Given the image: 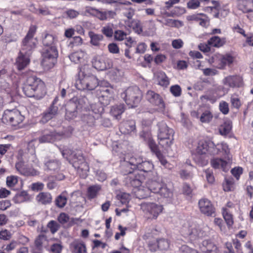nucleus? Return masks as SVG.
Returning a JSON list of instances; mask_svg holds the SVG:
<instances>
[{
	"mask_svg": "<svg viewBox=\"0 0 253 253\" xmlns=\"http://www.w3.org/2000/svg\"><path fill=\"white\" fill-rule=\"evenodd\" d=\"M66 195L67 192L64 191L56 198L55 200V204L58 207L63 208L66 205L67 201Z\"/></svg>",
	"mask_w": 253,
	"mask_h": 253,
	"instance_id": "47",
	"label": "nucleus"
},
{
	"mask_svg": "<svg viewBox=\"0 0 253 253\" xmlns=\"http://www.w3.org/2000/svg\"><path fill=\"white\" fill-rule=\"evenodd\" d=\"M154 168L152 163L149 161H143L141 160V163L138 165L137 169L145 172H151Z\"/></svg>",
	"mask_w": 253,
	"mask_h": 253,
	"instance_id": "42",
	"label": "nucleus"
},
{
	"mask_svg": "<svg viewBox=\"0 0 253 253\" xmlns=\"http://www.w3.org/2000/svg\"><path fill=\"white\" fill-rule=\"evenodd\" d=\"M92 63L94 68L101 71L109 69L112 66V63L110 59L98 55L93 58Z\"/></svg>",
	"mask_w": 253,
	"mask_h": 253,
	"instance_id": "16",
	"label": "nucleus"
},
{
	"mask_svg": "<svg viewBox=\"0 0 253 253\" xmlns=\"http://www.w3.org/2000/svg\"><path fill=\"white\" fill-rule=\"evenodd\" d=\"M123 15L127 18V20L125 21L126 26L132 28L136 31H142L139 22L132 19L133 16L134 15V10L133 9L129 8L126 9V11L123 12Z\"/></svg>",
	"mask_w": 253,
	"mask_h": 253,
	"instance_id": "17",
	"label": "nucleus"
},
{
	"mask_svg": "<svg viewBox=\"0 0 253 253\" xmlns=\"http://www.w3.org/2000/svg\"><path fill=\"white\" fill-rule=\"evenodd\" d=\"M140 136L143 138L144 140L148 139V145L152 152L155 153L161 164L164 167H167L168 161L166 160L165 157L159 150L158 147L155 143L154 140L151 139L150 137L149 132L148 131L145 132L144 130H143L141 133Z\"/></svg>",
	"mask_w": 253,
	"mask_h": 253,
	"instance_id": "9",
	"label": "nucleus"
},
{
	"mask_svg": "<svg viewBox=\"0 0 253 253\" xmlns=\"http://www.w3.org/2000/svg\"><path fill=\"white\" fill-rule=\"evenodd\" d=\"M146 185L150 192L157 194L160 190V188L163 186V182L161 178L157 175V173H155L154 177L147 181Z\"/></svg>",
	"mask_w": 253,
	"mask_h": 253,
	"instance_id": "20",
	"label": "nucleus"
},
{
	"mask_svg": "<svg viewBox=\"0 0 253 253\" xmlns=\"http://www.w3.org/2000/svg\"><path fill=\"white\" fill-rule=\"evenodd\" d=\"M234 183L232 179H225V182L223 184V190L228 192L233 189Z\"/></svg>",
	"mask_w": 253,
	"mask_h": 253,
	"instance_id": "58",
	"label": "nucleus"
},
{
	"mask_svg": "<svg viewBox=\"0 0 253 253\" xmlns=\"http://www.w3.org/2000/svg\"><path fill=\"white\" fill-rule=\"evenodd\" d=\"M212 118V115L209 111H206L202 113L200 117V120L203 123H209Z\"/></svg>",
	"mask_w": 253,
	"mask_h": 253,
	"instance_id": "52",
	"label": "nucleus"
},
{
	"mask_svg": "<svg viewBox=\"0 0 253 253\" xmlns=\"http://www.w3.org/2000/svg\"><path fill=\"white\" fill-rule=\"evenodd\" d=\"M47 227L52 233H54L58 230L60 225L56 221L51 220L48 223Z\"/></svg>",
	"mask_w": 253,
	"mask_h": 253,
	"instance_id": "61",
	"label": "nucleus"
},
{
	"mask_svg": "<svg viewBox=\"0 0 253 253\" xmlns=\"http://www.w3.org/2000/svg\"><path fill=\"white\" fill-rule=\"evenodd\" d=\"M43 180L48 181L47 183V187L49 190L54 189L57 186L56 183L54 181V176H48L47 178H44Z\"/></svg>",
	"mask_w": 253,
	"mask_h": 253,
	"instance_id": "56",
	"label": "nucleus"
},
{
	"mask_svg": "<svg viewBox=\"0 0 253 253\" xmlns=\"http://www.w3.org/2000/svg\"><path fill=\"white\" fill-rule=\"evenodd\" d=\"M84 99H78L73 98L70 100L66 105V119L69 120H73L78 115V110L83 107Z\"/></svg>",
	"mask_w": 253,
	"mask_h": 253,
	"instance_id": "8",
	"label": "nucleus"
},
{
	"mask_svg": "<svg viewBox=\"0 0 253 253\" xmlns=\"http://www.w3.org/2000/svg\"><path fill=\"white\" fill-rule=\"evenodd\" d=\"M157 126L159 128L158 132L159 144L168 150V148L172 143L173 130L169 127L166 123L163 121L159 122Z\"/></svg>",
	"mask_w": 253,
	"mask_h": 253,
	"instance_id": "1",
	"label": "nucleus"
},
{
	"mask_svg": "<svg viewBox=\"0 0 253 253\" xmlns=\"http://www.w3.org/2000/svg\"><path fill=\"white\" fill-rule=\"evenodd\" d=\"M125 111V106L123 104H119L113 106L110 110L111 114L116 119L119 120L121 115Z\"/></svg>",
	"mask_w": 253,
	"mask_h": 253,
	"instance_id": "34",
	"label": "nucleus"
},
{
	"mask_svg": "<svg viewBox=\"0 0 253 253\" xmlns=\"http://www.w3.org/2000/svg\"><path fill=\"white\" fill-rule=\"evenodd\" d=\"M82 121L89 126H95V118L92 115L87 113L84 114L81 118Z\"/></svg>",
	"mask_w": 253,
	"mask_h": 253,
	"instance_id": "46",
	"label": "nucleus"
},
{
	"mask_svg": "<svg viewBox=\"0 0 253 253\" xmlns=\"http://www.w3.org/2000/svg\"><path fill=\"white\" fill-rule=\"evenodd\" d=\"M29 200L30 196L26 191H22L17 193L13 198V201L16 204L27 202Z\"/></svg>",
	"mask_w": 253,
	"mask_h": 253,
	"instance_id": "36",
	"label": "nucleus"
},
{
	"mask_svg": "<svg viewBox=\"0 0 253 253\" xmlns=\"http://www.w3.org/2000/svg\"><path fill=\"white\" fill-rule=\"evenodd\" d=\"M215 143L211 141H200L197 147L198 153L206 154L207 152L211 154L212 150L214 148Z\"/></svg>",
	"mask_w": 253,
	"mask_h": 253,
	"instance_id": "24",
	"label": "nucleus"
},
{
	"mask_svg": "<svg viewBox=\"0 0 253 253\" xmlns=\"http://www.w3.org/2000/svg\"><path fill=\"white\" fill-rule=\"evenodd\" d=\"M89 36L90 38L91 44L96 46H99L100 45V42L104 39L102 35L95 34L93 32H89Z\"/></svg>",
	"mask_w": 253,
	"mask_h": 253,
	"instance_id": "44",
	"label": "nucleus"
},
{
	"mask_svg": "<svg viewBox=\"0 0 253 253\" xmlns=\"http://www.w3.org/2000/svg\"><path fill=\"white\" fill-rule=\"evenodd\" d=\"M63 134L57 133L55 131L48 129L43 130L41 132V136L39 138L40 143H52L59 140L62 137Z\"/></svg>",
	"mask_w": 253,
	"mask_h": 253,
	"instance_id": "15",
	"label": "nucleus"
},
{
	"mask_svg": "<svg viewBox=\"0 0 253 253\" xmlns=\"http://www.w3.org/2000/svg\"><path fill=\"white\" fill-rule=\"evenodd\" d=\"M98 84V79L93 75L84 76L77 83V88L80 90H92Z\"/></svg>",
	"mask_w": 253,
	"mask_h": 253,
	"instance_id": "11",
	"label": "nucleus"
},
{
	"mask_svg": "<svg viewBox=\"0 0 253 253\" xmlns=\"http://www.w3.org/2000/svg\"><path fill=\"white\" fill-rule=\"evenodd\" d=\"M118 199L120 200L122 204H126L128 203L129 199V195L126 193H122L117 196Z\"/></svg>",
	"mask_w": 253,
	"mask_h": 253,
	"instance_id": "62",
	"label": "nucleus"
},
{
	"mask_svg": "<svg viewBox=\"0 0 253 253\" xmlns=\"http://www.w3.org/2000/svg\"><path fill=\"white\" fill-rule=\"evenodd\" d=\"M24 83L36 88L38 94H44L43 82L35 75L29 76Z\"/></svg>",
	"mask_w": 253,
	"mask_h": 253,
	"instance_id": "19",
	"label": "nucleus"
},
{
	"mask_svg": "<svg viewBox=\"0 0 253 253\" xmlns=\"http://www.w3.org/2000/svg\"><path fill=\"white\" fill-rule=\"evenodd\" d=\"M58 55L56 46L44 48L42 51V65L47 69L53 67L56 63Z\"/></svg>",
	"mask_w": 253,
	"mask_h": 253,
	"instance_id": "6",
	"label": "nucleus"
},
{
	"mask_svg": "<svg viewBox=\"0 0 253 253\" xmlns=\"http://www.w3.org/2000/svg\"><path fill=\"white\" fill-rule=\"evenodd\" d=\"M235 60V57L229 54L221 55L218 59L217 67L223 69L226 66H230Z\"/></svg>",
	"mask_w": 253,
	"mask_h": 253,
	"instance_id": "26",
	"label": "nucleus"
},
{
	"mask_svg": "<svg viewBox=\"0 0 253 253\" xmlns=\"http://www.w3.org/2000/svg\"><path fill=\"white\" fill-rule=\"evenodd\" d=\"M45 170L51 171L56 172L59 170L60 168V163L57 160L54 159L47 160L44 161Z\"/></svg>",
	"mask_w": 253,
	"mask_h": 253,
	"instance_id": "30",
	"label": "nucleus"
},
{
	"mask_svg": "<svg viewBox=\"0 0 253 253\" xmlns=\"http://www.w3.org/2000/svg\"><path fill=\"white\" fill-rule=\"evenodd\" d=\"M222 214L227 224L231 226L233 223L232 215L230 211L225 208L223 209Z\"/></svg>",
	"mask_w": 253,
	"mask_h": 253,
	"instance_id": "51",
	"label": "nucleus"
},
{
	"mask_svg": "<svg viewBox=\"0 0 253 253\" xmlns=\"http://www.w3.org/2000/svg\"><path fill=\"white\" fill-rule=\"evenodd\" d=\"M111 96L108 95H103L101 94L100 96L99 97V102L103 105V106H107L109 105L110 103L111 100Z\"/></svg>",
	"mask_w": 253,
	"mask_h": 253,
	"instance_id": "60",
	"label": "nucleus"
},
{
	"mask_svg": "<svg viewBox=\"0 0 253 253\" xmlns=\"http://www.w3.org/2000/svg\"><path fill=\"white\" fill-rule=\"evenodd\" d=\"M58 107L50 106L42 114L40 122L45 124L58 114Z\"/></svg>",
	"mask_w": 253,
	"mask_h": 253,
	"instance_id": "22",
	"label": "nucleus"
},
{
	"mask_svg": "<svg viewBox=\"0 0 253 253\" xmlns=\"http://www.w3.org/2000/svg\"><path fill=\"white\" fill-rule=\"evenodd\" d=\"M237 7L244 13L253 11V3L251 0H238Z\"/></svg>",
	"mask_w": 253,
	"mask_h": 253,
	"instance_id": "29",
	"label": "nucleus"
},
{
	"mask_svg": "<svg viewBox=\"0 0 253 253\" xmlns=\"http://www.w3.org/2000/svg\"><path fill=\"white\" fill-rule=\"evenodd\" d=\"M232 106L236 108L237 109H238L240 106L241 105V101L239 99V98L235 95H232L231 97V100H230Z\"/></svg>",
	"mask_w": 253,
	"mask_h": 253,
	"instance_id": "64",
	"label": "nucleus"
},
{
	"mask_svg": "<svg viewBox=\"0 0 253 253\" xmlns=\"http://www.w3.org/2000/svg\"><path fill=\"white\" fill-rule=\"evenodd\" d=\"M74 253H86V247L84 244L79 241H75L71 245Z\"/></svg>",
	"mask_w": 253,
	"mask_h": 253,
	"instance_id": "38",
	"label": "nucleus"
},
{
	"mask_svg": "<svg viewBox=\"0 0 253 253\" xmlns=\"http://www.w3.org/2000/svg\"><path fill=\"white\" fill-rule=\"evenodd\" d=\"M205 230L200 227H183L181 232L185 237H189L191 241H195L206 235Z\"/></svg>",
	"mask_w": 253,
	"mask_h": 253,
	"instance_id": "13",
	"label": "nucleus"
},
{
	"mask_svg": "<svg viewBox=\"0 0 253 253\" xmlns=\"http://www.w3.org/2000/svg\"><path fill=\"white\" fill-rule=\"evenodd\" d=\"M231 161L229 156L227 160H224L220 158H215L211 160V164L212 167L215 169H221L223 171H228L230 168Z\"/></svg>",
	"mask_w": 253,
	"mask_h": 253,
	"instance_id": "21",
	"label": "nucleus"
},
{
	"mask_svg": "<svg viewBox=\"0 0 253 253\" xmlns=\"http://www.w3.org/2000/svg\"><path fill=\"white\" fill-rule=\"evenodd\" d=\"M22 90L24 94L29 97H35L37 99L42 98L44 94H38L36 88H34L32 86L24 83L22 86Z\"/></svg>",
	"mask_w": 253,
	"mask_h": 253,
	"instance_id": "28",
	"label": "nucleus"
},
{
	"mask_svg": "<svg viewBox=\"0 0 253 253\" xmlns=\"http://www.w3.org/2000/svg\"><path fill=\"white\" fill-rule=\"evenodd\" d=\"M37 200L41 204L46 205L51 202L52 196L48 192H41L37 195Z\"/></svg>",
	"mask_w": 253,
	"mask_h": 253,
	"instance_id": "40",
	"label": "nucleus"
},
{
	"mask_svg": "<svg viewBox=\"0 0 253 253\" xmlns=\"http://www.w3.org/2000/svg\"><path fill=\"white\" fill-rule=\"evenodd\" d=\"M146 99L153 105L158 107V109L163 111L165 104L162 97L158 93L152 90H149L146 93Z\"/></svg>",
	"mask_w": 253,
	"mask_h": 253,
	"instance_id": "14",
	"label": "nucleus"
},
{
	"mask_svg": "<svg viewBox=\"0 0 253 253\" xmlns=\"http://www.w3.org/2000/svg\"><path fill=\"white\" fill-rule=\"evenodd\" d=\"M101 186L99 185H94L90 186L87 191V197L89 199L95 198L99 191L101 190Z\"/></svg>",
	"mask_w": 253,
	"mask_h": 253,
	"instance_id": "45",
	"label": "nucleus"
},
{
	"mask_svg": "<svg viewBox=\"0 0 253 253\" xmlns=\"http://www.w3.org/2000/svg\"><path fill=\"white\" fill-rule=\"evenodd\" d=\"M133 190L135 197L140 199L148 197L150 194V191L148 187L145 188L140 186L138 188L133 189Z\"/></svg>",
	"mask_w": 253,
	"mask_h": 253,
	"instance_id": "33",
	"label": "nucleus"
},
{
	"mask_svg": "<svg viewBox=\"0 0 253 253\" xmlns=\"http://www.w3.org/2000/svg\"><path fill=\"white\" fill-rule=\"evenodd\" d=\"M140 206L143 212L153 218H156L163 210L162 205L154 203H143Z\"/></svg>",
	"mask_w": 253,
	"mask_h": 253,
	"instance_id": "12",
	"label": "nucleus"
},
{
	"mask_svg": "<svg viewBox=\"0 0 253 253\" xmlns=\"http://www.w3.org/2000/svg\"><path fill=\"white\" fill-rule=\"evenodd\" d=\"M109 51L112 54H119L120 49L117 44L115 43H111L108 45Z\"/></svg>",
	"mask_w": 253,
	"mask_h": 253,
	"instance_id": "63",
	"label": "nucleus"
},
{
	"mask_svg": "<svg viewBox=\"0 0 253 253\" xmlns=\"http://www.w3.org/2000/svg\"><path fill=\"white\" fill-rule=\"evenodd\" d=\"M101 32L107 37H112L113 35L112 25H108L103 27L101 29Z\"/></svg>",
	"mask_w": 253,
	"mask_h": 253,
	"instance_id": "55",
	"label": "nucleus"
},
{
	"mask_svg": "<svg viewBox=\"0 0 253 253\" xmlns=\"http://www.w3.org/2000/svg\"><path fill=\"white\" fill-rule=\"evenodd\" d=\"M129 174L130 175L126 177V182L133 187L134 189L140 187L142 183V177L135 172Z\"/></svg>",
	"mask_w": 253,
	"mask_h": 253,
	"instance_id": "27",
	"label": "nucleus"
},
{
	"mask_svg": "<svg viewBox=\"0 0 253 253\" xmlns=\"http://www.w3.org/2000/svg\"><path fill=\"white\" fill-rule=\"evenodd\" d=\"M229 149L228 146L225 143L222 142L221 143L215 144L214 148L212 150V155H217L222 153L224 155L229 156Z\"/></svg>",
	"mask_w": 253,
	"mask_h": 253,
	"instance_id": "31",
	"label": "nucleus"
},
{
	"mask_svg": "<svg viewBox=\"0 0 253 253\" xmlns=\"http://www.w3.org/2000/svg\"><path fill=\"white\" fill-rule=\"evenodd\" d=\"M90 109L92 113L100 116L104 111L103 106L98 101L97 103L91 104Z\"/></svg>",
	"mask_w": 253,
	"mask_h": 253,
	"instance_id": "49",
	"label": "nucleus"
},
{
	"mask_svg": "<svg viewBox=\"0 0 253 253\" xmlns=\"http://www.w3.org/2000/svg\"><path fill=\"white\" fill-rule=\"evenodd\" d=\"M157 246L161 250H165L169 247V242L167 240L160 239L157 241Z\"/></svg>",
	"mask_w": 253,
	"mask_h": 253,
	"instance_id": "53",
	"label": "nucleus"
},
{
	"mask_svg": "<svg viewBox=\"0 0 253 253\" xmlns=\"http://www.w3.org/2000/svg\"><path fill=\"white\" fill-rule=\"evenodd\" d=\"M121 129L124 133H129L135 130V123L133 120L124 122L121 126Z\"/></svg>",
	"mask_w": 253,
	"mask_h": 253,
	"instance_id": "37",
	"label": "nucleus"
},
{
	"mask_svg": "<svg viewBox=\"0 0 253 253\" xmlns=\"http://www.w3.org/2000/svg\"><path fill=\"white\" fill-rule=\"evenodd\" d=\"M157 194H159L161 196L165 198H170L172 196V192L167 188V185L163 182V186L160 188V190Z\"/></svg>",
	"mask_w": 253,
	"mask_h": 253,
	"instance_id": "50",
	"label": "nucleus"
},
{
	"mask_svg": "<svg viewBox=\"0 0 253 253\" xmlns=\"http://www.w3.org/2000/svg\"><path fill=\"white\" fill-rule=\"evenodd\" d=\"M224 84L231 87H240L243 85V79L239 76H229L223 81Z\"/></svg>",
	"mask_w": 253,
	"mask_h": 253,
	"instance_id": "23",
	"label": "nucleus"
},
{
	"mask_svg": "<svg viewBox=\"0 0 253 253\" xmlns=\"http://www.w3.org/2000/svg\"><path fill=\"white\" fill-rule=\"evenodd\" d=\"M26 54H21L19 52L18 56L16 58L15 65L18 70L21 71L26 67L30 62V56Z\"/></svg>",
	"mask_w": 253,
	"mask_h": 253,
	"instance_id": "25",
	"label": "nucleus"
},
{
	"mask_svg": "<svg viewBox=\"0 0 253 253\" xmlns=\"http://www.w3.org/2000/svg\"><path fill=\"white\" fill-rule=\"evenodd\" d=\"M226 42L225 38H220L218 36H213L208 41V44L214 47H219L223 46Z\"/></svg>",
	"mask_w": 253,
	"mask_h": 253,
	"instance_id": "41",
	"label": "nucleus"
},
{
	"mask_svg": "<svg viewBox=\"0 0 253 253\" xmlns=\"http://www.w3.org/2000/svg\"><path fill=\"white\" fill-rule=\"evenodd\" d=\"M72 166L77 169L80 176L83 178H85L89 171V167L85 162L82 154L79 153L74 155L72 159Z\"/></svg>",
	"mask_w": 253,
	"mask_h": 253,
	"instance_id": "7",
	"label": "nucleus"
},
{
	"mask_svg": "<svg viewBox=\"0 0 253 253\" xmlns=\"http://www.w3.org/2000/svg\"><path fill=\"white\" fill-rule=\"evenodd\" d=\"M24 119V116L16 108L5 110L2 117L3 122L7 123L15 128L20 126Z\"/></svg>",
	"mask_w": 253,
	"mask_h": 253,
	"instance_id": "3",
	"label": "nucleus"
},
{
	"mask_svg": "<svg viewBox=\"0 0 253 253\" xmlns=\"http://www.w3.org/2000/svg\"><path fill=\"white\" fill-rule=\"evenodd\" d=\"M200 248L203 253H211L216 249V247L211 240H205L200 245Z\"/></svg>",
	"mask_w": 253,
	"mask_h": 253,
	"instance_id": "35",
	"label": "nucleus"
},
{
	"mask_svg": "<svg viewBox=\"0 0 253 253\" xmlns=\"http://www.w3.org/2000/svg\"><path fill=\"white\" fill-rule=\"evenodd\" d=\"M164 25L171 27H177L181 25V22L176 20L166 18Z\"/></svg>",
	"mask_w": 253,
	"mask_h": 253,
	"instance_id": "54",
	"label": "nucleus"
},
{
	"mask_svg": "<svg viewBox=\"0 0 253 253\" xmlns=\"http://www.w3.org/2000/svg\"><path fill=\"white\" fill-rule=\"evenodd\" d=\"M35 26H31L25 38L23 40L20 52L21 54L31 55L33 49L36 47V40L33 38L36 32Z\"/></svg>",
	"mask_w": 253,
	"mask_h": 253,
	"instance_id": "4",
	"label": "nucleus"
},
{
	"mask_svg": "<svg viewBox=\"0 0 253 253\" xmlns=\"http://www.w3.org/2000/svg\"><path fill=\"white\" fill-rule=\"evenodd\" d=\"M121 97L127 105L134 107L140 102L142 93L137 86H131L121 93Z\"/></svg>",
	"mask_w": 253,
	"mask_h": 253,
	"instance_id": "2",
	"label": "nucleus"
},
{
	"mask_svg": "<svg viewBox=\"0 0 253 253\" xmlns=\"http://www.w3.org/2000/svg\"><path fill=\"white\" fill-rule=\"evenodd\" d=\"M170 91L175 97L179 96L181 94V89L178 85L171 86L170 87Z\"/></svg>",
	"mask_w": 253,
	"mask_h": 253,
	"instance_id": "59",
	"label": "nucleus"
},
{
	"mask_svg": "<svg viewBox=\"0 0 253 253\" xmlns=\"http://www.w3.org/2000/svg\"><path fill=\"white\" fill-rule=\"evenodd\" d=\"M141 160L142 158L140 157L136 158L129 154L126 155L123 161H121L122 173L124 175L131 173L132 169H137Z\"/></svg>",
	"mask_w": 253,
	"mask_h": 253,
	"instance_id": "5",
	"label": "nucleus"
},
{
	"mask_svg": "<svg viewBox=\"0 0 253 253\" xmlns=\"http://www.w3.org/2000/svg\"><path fill=\"white\" fill-rule=\"evenodd\" d=\"M231 128V123L230 121H226L220 126L219 131L221 135H226L230 132Z\"/></svg>",
	"mask_w": 253,
	"mask_h": 253,
	"instance_id": "48",
	"label": "nucleus"
},
{
	"mask_svg": "<svg viewBox=\"0 0 253 253\" xmlns=\"http://www.w3.org/2000/svg\"><path fill=\"white\" fill-rule=\"evenodd\" d=\"M45 240L46 237L44 235H39L35 241V245L36 248L39 250H41L42 248L43 242L45 241Z\"/></svg>",
	"mask_w": 253,
	"mask_h": 253,
	"instance_id": "57",
	"label": "nucleus"
},
{
	"mask_svg": "<svg viewBox=\"0 0 253 253\" xmlns=\"http://www.w3.org/2000/svg\"><path fill=\"white\" fill-rule=\"evenodd\" d=\"M158 84L167 87L169 84V81L166 74L163 71H159L156 74Z\"/></svg>",
	"mask_w": 253,
	"mask_h": 253,
	"instance_id": "39",
	"label": "nucleus"
},
{
	"mask_svg": "<svg viewBox=\"0 0 253 253\" xmlns=\"http://www.w3.org/2000/svg\"><path fill=\"white\" fill-rule=\"evenodd\" d=\"M198 204L202 213L207 216L215 215V209L210 200L206 198L201 199L199 200Z\"/></svg>",
	"mask_w": 253,
	"mask_h": 253,
	"instance_id": "18",
	"label": "nucleus"
},
{
	"mask_svg": "<svg viewBox=\"0 0 253 253\" xmlns=\"http://www.w3.org/2000/svg\"><path fill=\"white\" fill-rule=\"evenodd\" d=\"M56 40L54 37L50 34H46L42 39V43L44 48H48L52 46H56Z\"/></svg>",
	"mask_w": 253,
	"mask_h": 253,
	"instance_id": "43",
	"label": "nucleus"
},
{
	"mask_svg": "<svg viewBox=\"0 0 253 253\" xmlns=\"http://www.w3.org/2000/svg\"><path fill=\"white\" fill-rule=\"evenodd\" d=\"M140 136L143 138L144 140L148 139V145L152 152L155 153L161 164L164 167H167L168 161L166 160L165 157L159 150L158 147L155 143L154 140L151 139L150 137L149 132L148 131L145 132L144 130H143L141 133Z\"/></svg>",
	"mask_w": 253,
	"mask_h": 253,
	"instance_id": "10",
	"label": "nucleus"
},
{
	"mask_svg": "<svg viewBox=\"0 0 253 253\" xmlns=\"http://www.w3.org/2000/svg\"><path fill=\"white\" fill-rule=\"evenodd\" d=\"M86 53L82 50H78L71 54L69 58L71 61L75 63H81L84 60Z\"/></svg>",
	"mask_w": 253,
	"mask_h": 253,
	"instance_id": "32",
	"label": "nucleus"
}]
</instances>
